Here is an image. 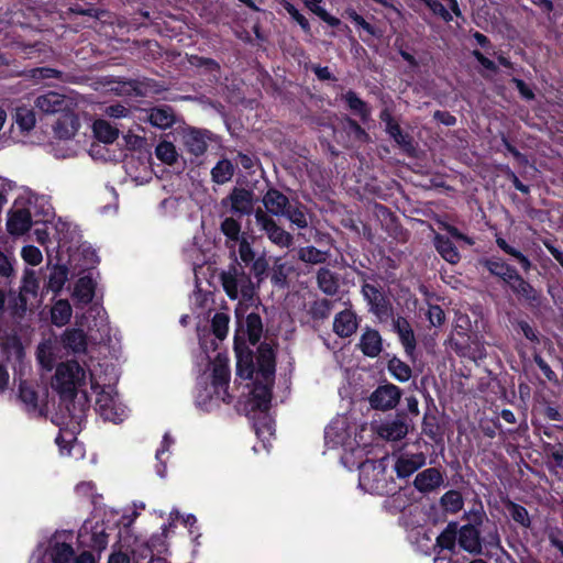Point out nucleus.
I'll list each match as a JSON object with an SVG mask.
<instances>
[{
  "label": "nucleus",
  "mask_w": 563,
  "mask_h": 563,
  "mask_svg": "<svg viewBox=\"0 0 563 563\" xmlns=\"http://www.w3.org/2000/svg\"><path fill=\"white\" fill-rule=\"evenodd\" d=\"M263 203L271 214L280 217L287 210L289 200L278 190L269 189L263 198Z\"/></svg>",
  "instance_id": "23"
},
{
  "label": "nucleus",
  "mask_w": 563,
  "mask_h": 563,
  "mask_svg": "<svg viewBox=\"0 0 563 563\" xmlns=\"http://www.w3.org/2000/svg\"><path fill=\"white\" fill-rule=\"evenodd\" d=\"M57 343L52 340H46L37 346V361L43 368L51 371L54 367L57 357Z\"/></svg>",
  "instance_id": "28"
},
{
  "label": "nucleus",
  "mask_w": 563,
  "mask_h": 563,
  "mask_svg": "<svg viewBox=\"0 0 563 563\" xmlns=\"http://www.w3.org/2000/svg\"><path fill=\"white\" fill-rule=\"evenodd\" d=\"M71 306L66 299H60L54 303L51 310V319L56 327H63L70 320Z\"/></svg>",
  "instance_id": "37"
},
{
  "label": "nucleus",
  "mask_w": 563,
  "mask_h": 563,
  "mask_svg": "<svg viewBox=\"0 0 563 563\" xmlns=\"http://www.w3.org/2000/svg\"><path fill=\"white\" fill-rule=\"evenodd\" d=\"M379 120L385 124V129L396 124L398 121L394 118V103L390 101L389 103L384 102V107L379 112Z\"/></svg>",
  "instance_id": "62"
},
{
  "label": "nucleus",
  "mask_w": 563,
  "mask_h": 563,
  "mask_svg": "<svg viewBox=\"0 0 563 563\" xmlns=\"http://www.w3.org/2000/svg\"><path fill=\"white\" fill-rule=\"evenodd\" d=\"M394 328L399 335V339L408 355H412L416 349V339L412 329L404 318L394 320Z\"/></svg>",
  "instance_id": "30"
},
{
  "label": "nucleus",
  "mask_w": 563,
  "mask_h": 563,
  "mask_svg": "<svg viewBox=\"0 0 563 563\" xmlns=\"http://www.w3.org/2000/svg\"><path fill=\"white\" fill-rule=\"evenodd\" d=\"M343 15L350 19L357 27L362 29L368 36L377 40H380L384 36V30L367 22L361 14L355 11V9H345Z\"/></svg>",
  "instance_id": "33"
},
{
  "label": "nucleus",
  "mask_w": 563,
  "mask_h": 563,
  "mask_svg": "<svg viewBox=\"0 0 563 563\" xmlns=\"http://www.w3.org/2000/svg\"><path fill=\"white\" fill-rule=\"evenodd\" d=\"M258 159L254 155L244 154L242 152H238L234 156V165L235 168H242L246 170L249 174H254V167L257 166Z\"/></svg>",
  "instance_id": "52"
},
{
  "label": "nucleus",
  "mask_w": 563,
  "mask_h": 563,
  "mask_svg": "<svg viewBox=\"0 0 563 563\" xmlns=\"http://www.w3.org/2000/svg\"><path fill=\"white\" fill-rule=\"evenodd\" d=\"M32 225L31 213L26 209H18L9 213L7 228L12 235H22Z\"/></svg>",
  "instance_id": "22"
},
{
  "label": "nucleus",
  "mask_w": 563,
  "mask_h": 563,
  "mask_svg": "<svg viewBox=\"0 0 563 563\" xmlns=\"http://www.w3.org/2000/svg\"><path fill=\"white\" fill-rule=\"evenodd\" d=\"M459 545L471 554L482 553L479 531L474 525H464L457 530Z\"/></svg>",
  "instance_id": "14"
},
{
  "label": "nucleus",
  "mask_w": 563,
  "mask_h": 563,
  "mask_svg": "<svg viewBox=\"0 0 563 563\" xmlns=\"http://www.w3.org/2000/svg\"><path fill=\"white\" fill-rule=\"evenodd\" d=\"M35 107L43 113L64 112L66 107L65 96L55 91L41 95L35 99Z\"/></svg>",
  "instance_id": "20"
},
{
  "label": "nucleus",
  "mask_w": 563,
  "mask_h": 563,
  "mask_svg": "<svg viewBox=\"0 0 563 563\" xmlns=\"http://www.w3.org/2000/svg\"><path fill=\"white\" fill-rule=\"evenodd\" d=\"M434 245L437 251L446 262L456 264L460 261V253L449 238L437 234L434 236Z\"/></svg>",
  "instance_id": "34"
},
{
  "label": "nucleus",
  "mask_w": 563,
  "mask_h": 563,
  "mask_svg": "<svg viewBox=\"0 0 563 563\" xmlns=\"http://www.w3.org/2000/svg\"><path fill=\"white\" fill-rule=\"evenodd\" d=\"M282 216L286 217L292 224H295L299 229H305L308 227L307 217L300 208L292 207L289 205L287 210H285V213Z\"/></svg>",
  "instance_id": "54"
},
{
  "label": "nucleus",
  "mask_w": 563,
  "mask_h": 563,
  "mask_svg": "<svg viewBox=\"0 0 563 563\" xmlns=\"http://www.w3.org/2000/svg\"><path fill=\"white\" fill-rule=\"evenodd\" d=\"M221 282L225 294L231 299H241L245 303L254 302L255 286L244 271L232 267L221 274Z\"/></svg>",
  "instance_id": "4"
},
{
  "label": "nucleus",
  "mask_w": 563,
  "mask_h": 563,
  "mask_svg": "<svg viewBox=\"0 0 563 563\" xmlns=\"http://www.w3.org/2000/svg\"><path fill=\"white\" fill-rule=\"evenodd\" d=\"M95 296V283L92 278L85 276L77 280L73 297L80 303H89Z\"/></svg>",
  "instance_id": "36"
},
{
  "label": "nucleus",
  "mask_w": 563,
  "mask_h": 563,
  "mask_svg": "<svg viewBox=\"0 0 563 563\" xmlns=\"http://www.w3.org/2000/svg\"><path fill=\"white\" fill-rule=\"evenodd\" d=\"M96 312L93 323L89 325L90 336L96 342H106L111 336V328L108 321V317L100 308L90 309L91 312Z\"/></svg>",
  "instance_id": "18"
},
{
  "label": "nucleus",
  "mask_w": 563,
  "mask_h": 563,
  "mask_svg": "<svg viewBox=\"0 0 563 563\" xmlns=\"http://www.w3.org/2000/svg\"><path fill=\"white\" fill-rule=\"evenodd\" d=\"M169 136L174 142L179 143L188 154L199 159L207 151V142L211 140V132L190 126L184 121L165 134V137Z\"/></svg>",
  "instance_id": "3"
},
{
  "label": "nucleus",
  "mask_w": 563,
  "mask_h": 563,
  "mask_svg": "<svg viewBox=\"0 0 563 563\" xmlns=\"http://www.w3.org/2000/svg\"><path fill=\"white\" fill-rule=\"evenodd\" d=\"M190 63L197 67H205L206 70L213 73L219 71L220 65L212 58L203 57V56H192Z\"/></svg>",
  "instance_id": "63"
},
{
  "label": "nucleus",
  "mask_w": 563,
  "mask_h": 563,
  "mask_svg": "<svg viewBox=\"0 0 563 563\" xmlns=\"http://www.w3.org/2000/svg\"><path fill=\"white\" fill-rule=\"evenodd\" d=\"M232 210L240 214L253 211V194L245 189H234L230 196Z\"/></svg>",
  "instance_id": "29"
},
{
  "label": "nucleus",
  "mask_w": 563,
  "mask_h": 563,
  "mask_svg": "<svg viewBox=\"0 0 563 563\" xmlns=\"http://www.w3.org/2000/svg\"><path fill=\"white\" fill-rule=\"evenodd\" d=\"M341 100L345 103L346 108L355 115H357L363 124H366L372 119V109L369 104L360 98L357 92L350 89L341 96Z\"/></svg>",
  "instance_id": "15"
},
{
  "label": "nucleus",
  "mask_w": 563,
  "mask_h": 563,
  "mask_svg": "<svg viewBox=\"0 0 563 563\" xmlns=\"http://www.w3.org/2000/svg\"><path fill=\"white\" fill-rule=\"evenodd\" d=\"M79 125V120L76 115L63 112L53 124V130L58 139L69 140L76 134Z\"/></svg>",
  "instance_id": "19"
},
{
  "label": "nucleus",
  "mask_w": 563,
  "mask_h": 563,
  "mask_svg": "<svg viewBox=\"0 0 563 563\" xmlns=\"http://www.w3.org/2000/svg\"><path fill=\"white\" fill-rule=\"evenodd\" d=\"M168 137L162 140L155 147V156L162 163L174 166L178 163V159L181 157L174 144V140L169 141Z\"/></svg>",
  "instance_id": "31"
},
{
  "label": "nucleus",
  "mask_w": 563,
  "mask_h": 563,
  "mask_svg": "<svg viewBox=\"0 0 563 563\" xmlns=\"http://www.w3.org/2000/svg\"><path fill=\"white\" fill-rule=\"evenodd\" d=\"M291 267L282 262L280 257L274 260L271 280L275 286L284 287Z\"/></svg>",
  "instance_id": "44"
},
{
  "label": "nucleus",
  "mask_w": 563,
  "mask_h": 563,
  "mask_svg": "<svg viewBox=\"0 0 563 563\" xmlns=\"http://www.w3.org/2000/svg\"><path fill=\"white\" fill-rule=\"evenodd\" d=\"M335 141L347 150L358 148L371 142V135L353 118L345 115L340 126L334 130Z\"/></svg>",
  "instance_id": "6"
},
{
  "label": "nucleus",
  "mask_w": 563,
  "mask_h": 563,
  "mask_svg": "<svg viewBox=\"0 0 563 563\" xmlns=\"http://www.w3.org/2000/svg\"><path fill=\"white\" fill-rule=\"evenodd\" d=\"M30 76L36 81L53 78L59 79L62 77V71L52 67H36L30 70Z\"/></svg>",
  "instance_id": "57"
},
{
  "label": "nucleus",
  "mask_w": 563,
  "mask_h": 563,
  "mask_svg": "<svg viewBox=\"0 0 563 563\" xmlns=\"http://www.w3.org/2000/svg\"><path fill=\"white\" fill-rule=\"evenodd\" d=\"M457 540L456 523H449L446 528L437 538V547L441 550L454 551Z\"/></svg>",
  "instance_id": "40"
},
{
  "label": "nucleus",
  "mask_w": 563,
  "mask_h": 563,
  "mask_svg": "<svg viewBox=\"0 0 563 563\" xmlns=\"http://www.w3.org/2000/svg\"><path fill=\"white\" fill-rule=\"evenodd\" d=\"M257 227L265 232L268 240L279 246L288 249L294 243L292 235L279 227L275 220L262 209H257L254 213Z\"/></svg>",
  "instance_id": "8"
},
{
  "label": "nucleus",
  "mask_w": 563,
  "mask_h": 563,
  "mask_svg": "<svg viewBox=\"0 0 563 563\" xmlns=\"http://www.w3.org/2000/svg\"><path fill=\"white\" fill-rule=\"evenodd\" d=\"M96 405L98 412L104 420L119 423L128 416L126 407L121 404L117 391L111 386L101 389Z\"/></svg>",
  "instance_id": "7"
},
{
  "label": "nucleus",
  "mask_w": 563,
  "mask_h": 563,
  "mask_svg": "<svg viewBox=\"0 0 563 563\" xmlns=\"http://www.w3.org/2000/svg\"><path fill=\"white\" fill-rule=\"evenodd\" d=\"M333 303L328 299L314 301L311 306L310 313L313 319H325L330 316Z\"/></svg>",
  "instance_id": "56"
},
{
  "label": "nucleus",
  "mask_w": 563,
  "mask_h": 563,
  "mask_svg": "<svg viewBox=\"0 0 563 563\" xmlns=\"http://www.w3.org/2000/svg\"><path fill=\"white\" fill-rule=\"evenodd\" d=\"M358 319L352 309H345L335 314L333 331L340 338H349L356 332Z\"/></svg>",
  "instance_id": "13"
},
{
  "label": "nucleus",
  "mask_w": 563,
  "mask_h": 563,
  "mask_svg": "<svg viewBox=\"0 0 563 563\" xmlns=\"http://www.w3.org/2000/svg\"><path fill=\"white\" fill-rule=\"evenodd\" d=\"M107 544H108V534L104 532L103 529H99L96 527L92 530L90 547L93 550L102 551L106 549Z\"/></svg>",
  "instance_id": "61"
},
{
  "label": "nucleus",
  "mask_w": 563,
  "mask_h": 563,
  "mask_svg": "<svg viewBox=\"0 0 563 563\" xmlns=\"http://www.w3.org/2000/svg\"><path fill=\"white\" fill-rule=\"evenodd\" d=\"M145 121L152 126L161 130H174L176 125L184 122V119L176 114L173 107L168 104H159L152 107L146 111Z\"/></svg>",
  "instance_id": "9"
},
{
  "label": "nucleus",
  "mask_w": 563,
  "mask_h": 563,
  "mask_svg": "<svg viewBox=\"0 0 563 563\" xmlns=\"http://www.w3.org/2000/svg\"><path fill=\"white\" fill-rule=\"evenodd\" d=\"M22 258L30 265L36 266L43 261L42 252L33 245H26L21 251Z\"/></svg>",
  "instance_id": "60"
},
{
  "label": "nucleus",
  "mask_w": 563,
  "mask_h": 563,
  "mask_svg": "<svg viewBox=\"0 0 563 563\" xmlns=\"http://www.w3.org/2000/svg\"><path fill=\"white\" fill-rule=\"evenodd\" d=\"M317 282L319 288L327 295H334L338 291V278L328 268H320L317 274Z\"/></svg>",
  "instance_id": "38"
},
{
  "label": "nucleus",
  "mask_w": 563,
  "mask_h": 563,
  "mask_svg": "<svg viewBox=\"0 0 563 563\" xmlns=\"http://www.w3.org/2000/svg\"><path fill=\"white\" fill-rule=\"evenodd\" d=\"M298 256L302 262L319 264L325 261L327 253L316 249L314 246H306L299 250Z\"/></svg>",
  "instance_id": "51"
},
{
  "label": "nucleus",
  "mask_w": 563,
  "mask_h": 563,
  "mask_svg": "<svg viewBox=\"0 0 563 563\" xmlns=\"http://www.w3.org/2000/svg\"><path fill=\"white\" fill-rule=\"evenodd\" d=\"M54 9L59 12L62 16L65 14L69 18L71 15L99 18V9L95 3L87 0H66V3L62 8L58 9L55 5Z\"/></svg>",
  "instance_id": "16"
},
{
  "label": "nucleus",
  "mask_w": 563,
  "mask_h": 563,
  "mask_svg": "<svg viewBox=\"0 0 563 563\" xmlns=\"http://www.w3.org/2000/svg\"><path fill=\"white\" fill-rule=\"evenodd\" d=\"M86 371L75 361L60 363L52 380V387L64 399H71L86 385Z\"/></svg>",
  "instance_id": "2"
},
{
  "label": "nucleus",
  "mask_w": 563,
  "mask_h": 563,
  "mask_svg": "<svg viewBox=\"0 0 563 563\" xmlns=\"http://www.w3.org/2000/svg\"><path fill=\"white\" fill-rule=\"evenodd\" d=\"M358 345L366 356H377L382 351V338L378 331L366 329L360 339Z\"/></svg>",
  "instance_id": "25"
},
{
  "label": "nucleus",
  "mask_w": 563,
  "mask_h": 563,
  "mask_svg": "<svg viewBox=\"0 0 563 563\" xmlns=\"http://www.w3.org/2000/svg\"><path fill=\"white\" fill-rule=\"evenodd\" d=\"M426 464L423 453L401 454L395 464V471L398 477L406 478Z\"/></svg>",
  "instance_id": "17"
},
{
  "label": "nucleus",
  "mask_w": 563,
  "mask_h": 563,
  "mask_svg": "<svg viewBox=\"0 0 563 563\" xmlns=\"http://www.w3.org/2000/svg\"><path fill=\"white\" fill-rule=\"evenodd\" d=\"M443 483L442 474L434 467L420 472L413 481L415 487L421 493H429L439 488Z\"/></svg>",
  "instance_id": "21"
},
{
  "label": "nucleus",
  "mask_w": 563,
  "mask_h": 563,
  "mask_svg": "<svg viewBox=\"0 0 563 563\" xmlns=\"http://www.w3.org/2000/svg\"><path fill=\"white\" fill-rule=\"evenodd\" d=\"M53 563H74L75 553L71 545L56 543L51 552Z\"/></svg>",
  "instance_id": "45"
},
{
  "label": "nucleus",
  "mask_w": 563,
  "mask_h": 563,
  "mask_svg": "<svg viewBox=\"0 0 563 563\" xmlns=\"http://www.w3.org/2000/svg\"><path fill=\"white\" fill-rule=\"evenodd\" d=\"M506 509L514 521L525 528L530 526L531 520L527 509L523 506L509 500L506 503Z\"/></svg>",
  "instance_id": "46"
},
{
  "label": "nucleus",
  "mask_w": 563,
  "mask_h": 563,
  "mask_svg": "<svg viewBox=\"0 0 563 563\" xmlns=\"http://www.w3.org/2000/svg\"><path fill=\"white\" fill-rule=\"evenodd\" d=\"M229 377L230 371L228 366V358L219 355L213 364L212 386L214 388L216 398L224 402L230 401V396L228 394Z\"/></svg>",
  "instance_id": "11"
},
{
  "label": "nucleus",
  "mask_w": 563,
  "mask_h": 563,
  "mask_svg": "<svg viewBox=\"0 0 563 563\" xmlns=\"http://www.w3.org/2000/svg\"><path fill=\"white\" fill-rule=\"evenodd\" d=\"M92 132L95 137L104 144L113 143L119 136V130L103 119L93 122Z\"/></svg>",
  "instance_id": "32"
},
{
  "label": "nucleus",
  "mask_w": 563,
  "mask_h": 563,
  "mask_svg": "<svg viewBox=\"0 0 563 563\" xmlns=\"http://www.w3.org/2000/svg\"><path fill=\"white\" fill-rule=\"evenodd\" d=\"M234 158H222L211 168L210 174L211 176H234Z\"/></svg>",
  "instance_id": "58"
},
{
  "label": "nucleus",
  "mask_w": 563,
  "mask_h": 563,
  "mask_svg": "<svg viewBox=\"0 0 563 563\" xmlns=\"http://www.w3.org/2000/svg\"><path fill=\"white\" fill-rule=\"evenodd\" d=\"M441 505L445 511L455 514L463 507V498L457 490H449L441 497Z\"/></svg>",
  "instance_id": "47"
},
{
  "label": "nucleus",
  "mask_w": 563,
  "mask_h": 563,
  "mask_svg": "<svg viewBox=\"0 0 563 563\" xmlns=\"http://www.w3.org/2000/svg\"><path fill=\"white\" fill-rule=\"evenodd\" d=\"M239 255L243 263L251 264L255 258V253L245 238L239 241Z\"/></svg>",
  "instance_id": "64"
},
{
  "label": "nucleus",
  "mask_w": 563,
  "mask_h": 563,
  "mask_svg": "<svg viewBox=\"0 0 563 563\" xmlns=\"http://www.w3.org/2000/svg\"><path fill=\"white\" fill-rule=\"evenodd\" d=\"M236 375L242 379H254L249 404L252 409L266 411L271 404L275 376V354L271 345L262 343L258 346L256 365L251 353H244L236 347Z\"/></svg>",
  "instance_id": "1"
},
{
  "label": "nucleus",
  "mask_w": 563,
  "mask_h": 563,
  "mask_svg": "<svg viewBox=\"0 0 563 563\" xmlns=\"http://www.w3.org/2000/svg\"><path fill=\"white\" fill-rule=\"evenodd\" d=\"M378 433L388 441H398L407 435L408 426L402 419H395L383 423Z\"/></svg>",
  "instance_id": "27"
},
{
  "label": "nucleus",
  "mask_w": 563,
  "mask_h": 563,
  "mask_svg": "<svg viewBox=\"0 0 563 563\" xmlns=\"http://www.w3.org/2000/svg\"><path fill=\"white\" fill-rule=\"evenodd\" d=\"M68 279V269L66 266H54L48 276V288L54 292H59Z\"/></svg>",
  "instance_id": "42"
},
{
  "label": "nucleus",
  "mask_w": 563,
  "mask_h": 563,
  "mask_svg": "<svg viewBox=\"0 0 563 563\" xmlns=\"http://www.w3.org/2000/svg\"><path fill=\"white\" fill-rule=\"evenodd\" d=\"M387 368L391 376L399 382H407L411 377V368L408 364L397 357H393L388 361Z\"/></svg>",
  "instance_id": "43"
},
{
  "label": "nucleus",
  "mask_w": 563,
  "mask_h": 563,
  "mask_svg": "<svg viewBox=\"0 0 563 563\" xmlns=\"http://www.w3.org/2000/svg\"><path fill=\"white\" fill-rule=\"evenodd\" d=\"M19 391L21 400L29 407V409L34 410L37 408V395L29 384L21 382Z\"/></svg>",
  "instance_id": "55"
},
{
  "label": "nucleus",
  "mask_w": 563,
  "mask_h": 563,
  "mask_svg": "<svg viewBox=\"0 0 563 563\" xmlns=\"http://www.w3.org/2000/svg\"><path fill=\"white\" fill-rule=\"evenodd\" d=\"M211 327L214 335L218 339L223 340L227 336L229 329V317L222 312L216 313L212 319Z\"/></svg>",
  "instance_id": "53"
},
{
  "label": "nucleus",
  "mask_w": 563,
  "mask_h": 563,
  "mask_svg": "<svg viewBox=\"0 0 563 563\" xmlns=\"http://www.w3.org/2000/svg\"><path fill=\"white\" fill-rule=\"evenodd\" d=\"M511 290L523 298L531 305H539L540 292L537 291L527 280H525L519 274L509 284Z\"/></svg>",
  "instance_id": "26"
},
{
  "label": "nucleus",
  "mask_w": 563,
  "mask_h": 563,
  "mask_svg": "<svg viewBox=\"0 0 563 563\" xmlns=\"http://www.w3.org/2000/svg\"><path fill=\"white\" fill-rule=\"evenodd\" d=\"M245 325L249 341L252 345H255L260 341L263 333V323L261 317L253 312L247 314Z\"/></svg>",
  "instance_id": "41"
},
{
  "label": "nucleus",
  "mask_w": 563,
  "mask_h": 563,
  "mask_svg": "<svg viewBox=\"0 0 563 563\" xmlns=\"http://www.w3.org/2000/svg\"><path fill=\"white\" fill-rule=\"evenodd\" d=\"M221 230L223 234L233 241H240L241 225L233 218H227L221 223Z\"/></svg>",
  "instance_id": "59"
},
{
  "label": "nucleus",
  "mask_w": 563,
  "mask_h": 563,
  "mask_svg": "<svg viewBox=\"0 0 563 563\" xmlns=\"http://www.w3.org/2000/svg\"><path fill=\"white\" fill-rule=\"evenodd\" d=\"M63 343L74 353L85 352L87 347L86 334L80 329L66 330L63 334Z\"/></svg>",
  "instance_id": "35"
},
{
  "label": "nucleus",
  "mask_w": 563,
  "mask_h": 563,
  "mask_svg": "<svg viewBox=\"0 0 563 563\" xmlns=\"http://www.w3.org/2000/svg\"><path fill=\"white\" fill-rule=\"evenodd\" d=\"M358 485L364 490L378 495H385L390 492L383 461L367 460L358 465Z\"/></svg>",
  "instance_id": "5"
},
{
  "label": "nucleus",
  "mask_w": 563,
  "mask_h": 563,
  "mask_svg": "<svg viewBox=\"0 0 563 563\" xmlns=\"http://www.w3.org/2000/svg\"><path fill=\"white\" fill-rule=\"evenodd\" d=\"M481 264L489 271L492 275H495L506 282L508 285L517 276L518 272L516 268L509 266L500 260H483Z\"/></svg>",
  "instance_id": "24"
},
{
  "label": "nucleus",
  "mask_w": 563,
  "mask_h": 563,
  "mask_svg": "<svg viewBox=\"0 0 563 563\" xmlns=\"http://www.w3.org/2000/svg\"><path fill=\"white\" fill-rule=\"evenodd\" d=\"M497 245L507 254L512 256L518 261V263L521 265L523 271L528 272L531 268V262L530 260L523 255L520 251L514 249L510 246L504 239L498 238L496 240Z\"/></svg>",
  "instance_id": "50"
},
{
  "label": "nucleus",
  "mask_w": 563,
  "mask_h": 563,
  "mask_svg": "<svg viewBox=\"0 0 563 563\" xmlns=\"http://www.w3.org/2000/svg\"><path fill=\"white\" fill-rule=\"evenodd\" d=\"M14 122L21 131L29 132L35 125V113L26 107H18L14 113Z\"/></svg>",
  "instance_id": "39"
},
{
  "label": "nucleus",
  "mask_w": 563,
  "mask_h": 563,
  "mask_svg": "<svg viewBox=\"0 0 563 563\" xmlns=\"http://www.w3.org/2000/svg\"><path fill=\"white\" fill-rule=\"evenodd\" d=\"M280 4L286 10V12L292 18V20L300 25L301 30L305 33H311V26L308 19L303 14H301L291 2L287 0H282Z\"/></svg>",
  "instance_id": "49"
},
{
  "label": "nucleus",
  "mask_w": 563,
  "mask_h": 563,
  "mask_svg": "<svg viewBox=\"0 0 563 563\" xmlns=\"http://www.w3.org/2000/svg\"><path fill=\"white\" fill-rule=\"evenodd\" d=\"M362 295L367 301L371 312L378 317L388 313V300L378 286L364 283L362 285Z\"/></svg>",
  "instance_id": "12"
},
{
  "label": "nucleus",
  "mask_w": 563,
  "mask_h": 563,
  "mask_svg": "<svg viewBox=\"0 0 563 563\" xmlns=\"http://www.w3.org/2000/svg\"><path fill=\"white\" fill-rule=\"evenodd\" d=\"M401 397L399 387L393 384L378 386L369 396L372 408L377 410H389L395 408Z\"/></svg>",
  "instance_id": "10"
},
{
  "label": "nucleus",
  "mask_w": 563,
  "mask_h": 563,
  "mask_svg": "<svg viewBox=\"0 0 563 563\" xmlns=\"http://www.w3.org/2000/svg\"><path fill=\"white\" fill-rule=\"evenodd\" d=\"M391 140L408 156H415L416 155L417 147H416V144H415V140H413V137L409 133L404 132L402 130H400L399 133L396 134Z\"/></svg>",
  "instance_id": "48"
}]
</instances>
